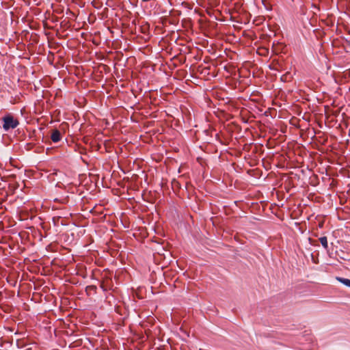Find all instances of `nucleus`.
Wrapping results in <instances>:
<instances>
[{
	"mask_svg": "<svg viewBox=\"0 0 350 350\" xmlns=\"http://www.w3.org/2000/svg\"><path fill=\"white\" fill-rule=\"evenodd\" d=\"M2 121L3 129L5 131H9L10 129H14L16 128L19 124L18 120L10 113L6 114L3 117Z\"/></svg>",
	"mask_w": 350,
	"mask_h": 350,
	"instance_id": "1",
	"label": "nucleus"
},
{
	"mask_svg": "<svg viewBox=\"0 0 350 350\" xmlns=\"http://www.w3.org/2000/svg\"><path fill=\"white\" fill-rule=\"evenodd\" d=\"M336 280L344 285L350 287V280L347 278H343L340 277H337Z\"/></svg>",
	"mask_w": 350,
	"mask_h": 350,
	"instance_id": "3",
	"label": "nucleus"
},
{
	"mask_svg": "<svg viewBox=\"0 0 350 350\" xmlns=\"http://www.w3.org/2000/svg\"><path fill=\"white\" fill-rule=\"evenodd\" d=\"M51 140L56 143L61 140V133L58 130H54L51 136Z\"/></svg>",
	"mask_w": 350,
	"mask_h": 350,
	"instance_id": "2",
	"label": "nucleus"
},
{
	"mask_svg": "<svg viewBox=\"0 0 350 350\" xmlns=\"http://www.w3.org/2000/svg\"><path fill=\"white\" fill-rule=\"evenodd\" d=\"M319 241H320L322 246L325 249H327V247H328V242H327V237H321V238H319Z\"/></svg>",
	"mask_w": 350,
	"mask_h": 350,
	"instance_id": "4",
	"label": "nucleus"
}]
</instances>
